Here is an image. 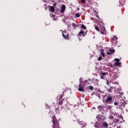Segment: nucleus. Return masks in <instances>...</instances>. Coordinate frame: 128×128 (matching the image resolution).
Masks as SVG:
<instances>
[{
    "instance_id": "obj_1",
    "label": "nucleus",
    "mask_w": 128,
    "mask_h": 128,
    "mask_svg": "<svg viewBox=\"0 0 128 128\" xmlns=\"http://www.w3.org/2000/svg\"><path fill=\"white\" fill-rule=\"evenodd\" d=\"M64 92H62V93L58 96V98H59V104H60V106H62V104H64L65 106L66 104H68V100H66L63 99L62 100H60L62 98Z\"/></svg>"
},
{
    "instance_id": "obj_2",
    "label": "nucleus",
    "mask_w": 128,
    "mask_h": 128,
    "mask_svg": "<svg viewBox=\"0 0 128 128\" xmlns=\"http://www.w3.org/2000/svg\"><path fill=\"white\" fill-rule=\"evenodd\" d=\"M52 122L53 124L54 128H60L58 122V120L56 118V116H53L52 117Z\"/></svg>"
},
{
    "instance_id": "obj_3",
    "label": "nucleus",
    "mask_w": 128,
    "mask_h": 128,
    "mask_svg": "<svg viewBox=\"0 0 128 128\" xmlns=\"http://www.w3.org/2000/svg\"><path fill=\"white\" fill-rule=\"evenodd\" d=\"M62 36L64 40H70V34L66 30L62 32Z\"/></svg>"
},
{
    "instance_id": "obj_4",
    "label": "nucleus",
    "mask_w": 128,
    "mask_h": 128,
    "mask_svg": "<svg viewBox=\"0 0 128 128\" xmlns=\"http://www.w3.org/2000/svg\"><path fill=\"white\" fill-rule=\"evenodd\" d=\"M98 108L101 112H106V106H104V105L98 106Z\"/></svg>"
},
{
    "instance_id": "obj_5",
    "label": "nucleus",
    "mask_w": 128,
    "mask_h": 128,
    "mask_svg": "<svg viewBox=\"0 0 128 128\" xmlns=\"http://www.w3.org/2000/svg\"><path fill=\"white\" fill-rule=\"evenodd\" d=\"M96 120H104V119L106 118H104V116H101V115H98L96 117Z\"/></svg>"
},
{
    "instance_id": "obj_6",
    "label": "nucleus",
    "mask_w": 128,
    "mask_h": 128,
    "mask_svg": "<svg viewBox=\"0 0 128 128\" xmlns=\"http://www.w3.org/2000/svg\"><path fill=\"white\" fill-rule=\"evenodd\" d=\"M112 96H109L106 100V104H110V102H112Z\"/></svg>"
},
{
    "instance_id": "obj_7",
    "label": "nucleus",
    "mask_w": 128,
    "mask_h": 128,
    "mask_svg": "<svg viewBox=\"0 0 128 128\" xmlns=\"http://www.w3.org/2000/svg\"><path fill=\"white\" fill-rule=\"evenodd\" d=\"M102 25L103 26L101 28L100 32L102 34H104V32H106V27H104V24L102 22Z\"/></svg>"
},
{
    "instance_id": "obj_8",
    "label": "nucleus",
    "mask_w": 128,
    "mask_h": 128,
    "mask_svg": "<svg viewBox=\"0 0 128 128\" xmlns=\"http://www.w3.org/2000/svg\"><path fill=\"white\" fill-rule=\"evenodd\" d=\"M116 50L113 49H110L109 51L107 52V54L108 56H110V54H114Z\"/></svg>"
},
{
    "instance_id": "obj_9",
    "label": "nucleus",
    "mask_w": 128,
    "mask_h": 128,
    "mask_svg": "<svg viewBox=\"0 0 128 128\" xmlns=\"http://www.w3.org/2000/svg\"><path fill=\"white\" fill-rule=\"evenodd\" d=\"M65 10H66V5L63 4L61 7L60 12L62 14L64 12Z\"/></svg>"
},
{
    "instance_id": "obj_10",
    "label": "nucleus",
    "mask_w": 128,
    "mask_h": 128,
    "mask_svg": "<svg viewBox=\"0 0 128 128\" xmlns=\"http://www.w3.org/2000/svg\"><path fill=\"white\" fill-rule=\"evenodd\" d=\"M71 119L72 120H73L74 122L76 121V116L74 115H72V116H71Z\"/></svg>"
},
{
    "instance_id": "obj_11",
    "label": "nucleus",
    "mask_w": 128,
    "mask_h": 128,
    "mask_svg": "<svg viewBox=\"0 0 128 128\" xmlns=\"http://www.w3.org/2000/svg\"><path fill=\"white\" fill-rule=\"evenodd\" d=\"M102 126L104 128H108V124L106 122H103Z\"/></svg>"
},
{
    "instance_id": "obj_12",
    "label": "nucleus",
    "mask_w": 128,
    "mask_h": 128,
    "mask_svg": "<svg viewBox=\"0 0 128 128\" xmlns=\"http://www.w3.org/2000/svg\"><path fill=\"white\" fill-rule=\"evenodd\" d=\"M78 90H79V92H84V88L82 87V84L81 86H79V88H78Z\"/></svg>"
},
{
    "instance_id": "obj_13",
    "label": "nucleus",
    "mask_w": 128,
    "mask_h": 128,
    "mask_svg": "<svg viewBox=\"0 0 128 128\" xmlns=\"http://www.w3.org/2000/svg\"><path fill=\"white\" fill-rule=\"evenodd\" d=\"M79 24H76L74 23L72 24V26H74V28H78Z\"/></svg>"
},
{
    "instance_id": "obj_14",
    "label": "nucleus",
    "mask_w": 128,
    "mask_h": 128,
    "mask_svg": "<svg viewBox=\"0 0 128 128\" xmlns=\"http://www.w3.org/2000/svg\"><path fill=\"white\" fill-rule=\"evenodd\" d=\"M84 34V30H81L79 32H78V35L80 36H81L82 34Z\"/></svg>"
},
{
    "instance_id": "obj_15",
    "label": "nucleus",
    "mask_w": 128,
    "mask_h": 128,
    "mask_svg": "<svg viewBox=\"0 0 128 128\" xmlns=\"http://www.w3.org/2000/svg\"><path fill=\"white\" fill-rule=\"evenodd\" d=\"M100 54L104 58L106 56V55H104V50H100Z\"/></svg>"
},
{
    "instance_id": "obj_16",
    "label": "nucleus",
    "mask_w": 128,
    "mask_h": 128,
    "mask_svg": "<svg viewBox=\"0 0 128 128\" xmlns=\"http://www.w3.org/2000/svg\"><path fill=\"white\" fill-rule=\"evenodd\" d=\"M114 65L115 66H120V62H115L114 64Z\"/></svg>"
},
{
    "instance_id": "obj_17",
    "label": "nucleus",
    "mask_w": 128,
    "mask_h": 128,
    "mask_svg": "<svg viewBox=\"0 0 128 128\" xmlns=\"http://www.w3.org/2000/svg\"><path fill=\"white\" fill-rule=\"evenodd\" d=\"M80 84L78 85V86H82V78H80Z\"/></svg>"
},
{
    "instance_id": "obj_18",
    "label": "nucleus",
    "mask_w": 128,
    "mask_h": 128,
    "mask_svg": "<svg viewBox=\"0 0 128 128\" xmlns=\"http://www.w3.org/2000/svg\"><path fill=\"white\" fill-rule=\"evenodd\" d=\"M50 10L52 12H54V6H51Z\"/></svg>"
},
{
    "instance_id": "obj_19",
    "label": "nucleus",
    "mask_w": 128,
    "mask_h": 128,
    "mask_svg": "<svg viewBox=\"0 0 128 128\" xmlns=\"http://www.w3.org/2000/svg\"><path fill=\"white\" fill-rule=\"evenodd\" d=\"M81 28H82V30H86V26H84V24H82L81 26Z\"/></svg>"
},
{
    "instance_id": "obj_20",
    "label": "nucleus",
    "mask_w": 128,
    "mask_h": 128,
    "mask_svg": "<svg viewBox=\"0 0 128 128\" xmlns=\"http://www.w3.org/2000/svg\"><path fill=\"white\" fill-rule=\"evenodd\" d=\"M107 90H108V92H112V87L108 88L107 89Z\"/></svg>"
},
{
    "instance_id": "obj_21",
    "label": "nucleus",
    "mask_w": 128,
    "mask_h": 128,
    "mask_svg": "<svg viewBox=\"0 0 128 128\" xmlns=\"http://www.w3.org/2000/svg\"><path fill=\"white\" fill-rule=\"evenodd\" d=\"M94 28L96 30H98V32H100V29L98 26H95Z\"/></svg>"
},
{
    "instance_id": "obj_22",
    "label": "nucleus",
    "mask_w": 128,
    "mask_h": 128,
    "mask_svg": "<svg viewBox=\"0 0 128 128\" xmlns=\"http://www.w3.org/2000/svg\"><path fill=\"white\" fill-rule=\"evenodd\" d=\"M110 120H114V117L113 116H110L109 117Z\"/></svg>"
},
{
    "instance_id": "obj_23",
    "label": "nucleus",
    "mask_w": 128,
    "mask_h": 128,
    "mask_svg": "<svg viewBox=\"0 0 128 128\" xmlns=\"http://www.w3.org/2000/svg\"><path fill=\"white\" fill-rule=\"evenodd\" d=\"M114 40H116V36L112 38L111 40H112V42H114Z\"/></svg>"
},
{
    "instance_id": "obj_24",
    "label": "nucleus",
    "mask_w": 128,
    "mask_h": 128,
    "mask_svg": "<svg viewBox=\"0 0 128 128\" xmlns=\"http://www.w3.org/2000/svg\"><path fill=\"white\" fill-rule=\"evenodd\" d=\"M89 88H90V90H94V86H89Z\"/></svg>"
},
{
    "instance_id": "obj_25",
    "label": "nucleus",
    "mask_w": 128,
    "mask_h": 128,
    "mask_svg": "<svg viewBox=\"0 0 128 128\" xmlns=\"http://www.w3.org/2000/svg\"><path fill=\"white\" fill-rule=\"evenodd\" d=\"M120 4H124V2H124V1L122 2V0H120Z\"/></svg>"
},
{
    "instance_id": "obj_26",
    "label": "nucleus",
    "mask_w": 128,
    "mask_h": 128,
    "mask_svg": "<svg viewBox=\"0 0 128 128\" xmlns=\"http://www.w3.org/2000/svg\"><path fill=\"white\" fill-rule=\"evenodd\" d=\"M102 60V56H100L98 58V60H99V62H100V60Z\"/></svg>"
},
{
    "instance_id": "obj_27",
    "label": "nucleus",
    "mask_w": 128,
    "mask_h": 128,
    "mask_svg": "<svg viewBox=\"0 0 128 128\" xmlns=\"http://www.w3.org/2000/svg\"><path fill=\"white\" fill-rule=\"evenodd\" d=\"M106 74H108V72H101V74H102V76H106Z\"/></svg>"
},
{
    "instance_id": "obj_28",
    "label": "nucleus",
    "mask_w": 128,
    "mask_h": 128,
    "mask_svg": "<svg viewBox=\"0 0 128 128\" xmlns=\"http://www.w3.org/2000/svg\"><path fill=\"white\" fill-rule=\"evenodd\" d=\"M76 16L77 18H80V15L79 14H76Z\"/></svg>"
},
{
    "instance_id": "obj_29",
    "label": "nucleus",
    "mask_w": 128,
    "mask_h": 128,
    "mask_svg": "<svg viewBox=\"0 0 128 128\" xmlns=\"http://www.w3.org/2000/svg\"><path fill=\"white\" fill-rule=\"evenodd\" d=\"M81 2L82 4H86V0H81Z\"/></svg>"
},
{
    "instance_id": "obj_30",
    "label": "nucleus",
    "mask_w": 128,
    "mask_h": 128,
    "mask_svg": "<svg viewBox=\"0 0 128 128\" xmlns=\"http://www.w3.org/2000/svg\"><path fill=\"white\" fill-rule=\"evenodd\" d=\"M114 60H115V62H120V59H118V58H115Z\"/></svg>"
},
{
    "instance_id": "obj_31",
    "label": "nucleus",
    "mask_w": 128,
    "mask_h": 128,
    "mask_svg": "<svg viewBox=\"0 0 128 128\" xmlns=\"http://www.w3.org/2000/svg\"><path fill=\"white\" fill-rule=\"evenodd\" d=\"M114 104L115 106H118V102H114Z\"/></svg>"
},
{
    "instance_id": "obj_32",
    "label": "nucleus",
    "mask_w": 128,
    "mask_h": 128,
    "mask_svg": "<svg viewBox=\"0 0 128 128\" xmlns=\"http://www.w3.org/2000/svg\"><path fill=\"white\" fill-rule=\"evenodd\" d=\"M104 76H100L101 80H104Z\"/></svg>"
},
{
    "instance_id": "obj_33",
    "label": "nucleus",
    "mask_w": 128,
    "mask_h": 128,
    "mask_svg": "<svg viewBox=\"0 0 128 128\" xmlns=\"http://www.w3.org/2000/svg\"><path fill=\"white\" fill-rule=\"evenodd\" d=\"M95 82H98V80L96 79V80H95Z\"/></svg>"
},
{
    "instance_id": "obj_34",
    "label": "nucleus",
    "mask_w": 128,
    "mask_h": 128,
    "mask_svg": "<svg viewBox=\"0 0 128 128\" xmlns=\"http://www.w3.org/2000/svg\"><path fill=\"white\" fill-rule=\"evenodd\" d=\"M116 127L117 128H120V125L117 126Z\"/></svg>"
},
{
    "instance_id": "obj_35",
    "label": "nucleus",
    "mask_w": 128,
    "mask_h": 128,
    "mask_svg": "<svg viewBox=\"0 0 128 128\" xmlns=\"http://www.w3.org/2000/svg\"><path fill=\"white\" fill-rule=\"evenodd\" d=\"M106 84H108V86L110 85V84H108V80H107Z\"/></svg>"
},
{
    "instance_id": "obj_36",
    "label": "nucleus",
    "mask_w": 128,
    "mask_h": 128,
    "mask_svg": "<svg viewBox=\"0 0 128 128\" xmlns=\"http://www.w3.org/2000/svg\"><path fill=\"white\" fill-rule=\"evenodd\" d=\"M56 6V3H54V6Z\"/></svg>"
},
{
    "instance_id": "obj_37",
    "label": "nucleus",
    "mask_w": 128,
    "mask_h": 128,
    "mask_svg": "<svg viewBox=\"0 0 128 128\" xmlns=\"http://www.w3.org/2000/svg\"><path fill=\"white\" fill-rule=\"evenodd\" d=\"M96 18H98L100 19V16H98V15H96Z\"/></svg>"
},
{
    "instance_id": "obj_38",
    "label": "nucleus",
    "mask_w": 128,
    "mask_h": 128,
    "mask_svg": "<svg viewBox=\"0 0 128 128\" xmlns=\"http://www.w3.org/2000/svg\"><path fill=\"white\" fill-rule=\"evenodd\" d=\"M77 10H80V8L78 7V8H77Z\"/></svg>"
},
{
    "instance_id": "obj_39",
    "label": "nucleus",
    "mask_w": 128,
    "mask_h": 128,
    "mask_svg": "<svg viewBox=\"0 0 128 128\" xmlns=\"http://www.w3.org/2000/svg\"><path fill=\"white\" fill-rule=\"evenodd\" d=\"M52 16H56V15H54V14H53Z\"/></svg>"
},
{
    "instance_id": "obj_40",
    "label": "nucleus",
    "mask_w": 128,
    "mask_h": 128,
    "mask_svg": "<svg viewBox=\"0 0 128 128\" xmlns=\"http://www.w3.org/2000/svg\"><path fill=\"white\" fill-rule=\"evenodd\" d=\"M121 118H122V116H121Z\"/></svg>"
},
{
    "instance_id": "obj_41",
    "label": "nucleus",
    "mask_w": 128,
    "mask_h": 128,
    "mask_svg": "<svg viewBox=\"0 0 128 128\" xmlns=\"http://www.w3.org/2000/svg\"><path fill=\"white\" fill-rule=\"evenodd\" d=\"M56 110H58V108H56Z\"/></svg>"
},
{
    "instance_id": "obj_42",
    "label": "nucleus",
    "mask_w": 128,
    "mask_h": 128,
    "mask_svg": "<svg viewBox=\"0 0 128 128\" xmlns=\"http://www.w3.org/2000/svg\"><path fill=\"white\" fill-rule=\"evenodd\" d=\"M84 36H86V35H84Z\"/></svg>"
}]
</instances>
